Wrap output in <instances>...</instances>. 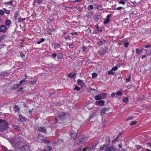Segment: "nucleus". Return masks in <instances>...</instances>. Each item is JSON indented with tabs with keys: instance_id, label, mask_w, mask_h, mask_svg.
<instances>
[{
	"instance_id": "f257e3e1",
	"label": "nucleus",
	"mask_w": 151,
	"mask_h": 151,
	"mask_svg": "<svg viewBox=\"0 0 151 151\" xmlns=\"http://www.w3.org/2000/svg\"><path fill=\"white\" fill-rule=\"evenodd\" d=\"M8 123L5 120L0 119V132H2L8 127Z\"/></svg>"
},
{
	"instance_id": "f03ea898",
	"label": "nucleus",
	"mask_w": 151,
	"mask_h": 151,
	"mask_svg": "<svg viewBox=\"0 0 151 151\" xmlns=\"http://www.w3.org/2000/svg\"><path fill=\"white\" fill-rule=\"evenodd\" d=\"M60 118L61 119H66L69 116L68 114L66 112H62L60 115H59Z\"/></svg>"
},
{
	"instance_id": "7ed1b4c3",
	"label": "nucleus",
	"mask_w": 151,
	"mask_h": 151,
	"mask_svg": "<svg viewBox=\"0 0 151 151\" xmlns=\"http://www.w3.org/2000/svg\"><path fill=\"white\" fill-rule=\"evenodd\" d=\"M7 30V28L5 25H1L0 26V32H5Z\"/></svg>"
},
{
	"instance_id": "20e7f679",
	"label": "nucleus",
	"mask_w": 151,
	"mask_h": 151,
	"mask_svg": "<svg viewBox=\"0 0 151 151\" xmlns=\"http://www.w3.org/2000/svg\"><path fill=\"white\" fill-rule=\"evenodd\" d=\"M95 146H93L92 147H88L87 148H85L83 149H81L80 151H86L88 150L89 151V150H93V149L95 148Z\"/></svg>"
},
{
	"instance_id": "39448f33",
	"label": "nucleus",
	"mask_w": 151,
	"mask_h": 151,
	"mask_svg": "<svg viewBox=\"0 0 151 151\" xmlns=\"http://www.w3.org/2000/svg\"><path fill=\"white\" fill-rule=\"evenodd\" d=\"M77 131L76 130V132H74L73 133H71L70 134V136L71 138L73 139H75L77 137Z\"/></svg>"
},
{
	"instance_id": "423d86ee",
	"label": "nucleus",
	"mask_w": 151,
	"mask_h": 151,
	"mask_svg": "<svg viewBox=\"0 0 151 151\" xmlns=\"http://www.w3.org/2000/svg\"><path fill=\"white\" fill-rule=\"evenodd\" d=\"M111 14H109L107 16L106 19L104 20V24H106L109 22L110 21V17Z\"/></svg>"
},
{
	"instance_id": "0eeeda50",
	"label": "nucleus",
	"mask_w": 151,
	"mask_h": 151,
	"mask_svg": "<svg viewBox=\"0 0 151 151\" xmlns=\"http://www.w3.org/2000/svg\"><path fill=\"white\" fill-rule=\"evenodd\" d=\"M29 147L28 146H24L21 149V151H29Z\"/></svg>"
},
{
	"instance_id": "6e6552de",
	"label": "nucleus",
	"mask_w": 151,
	"mask_h": 151,
	"mask_svg": "<svg viewBox=\"0 0 151 151\" xmlns=\"http://www.w3.org/2000/svg\"><path fill=\"white\" fill-rule=\"evenodd\" d=\"M109 109V108H104L101 111V115L102 116H103V115L105 113L106 111H108Z\"/></svg>"
},
{
	"instance_id": "1a4fd4ad",
	"label": "nucleus",
	"mask_w": 151,
	"mask_h": 151,
	"mask_svg": "<svg viewBox=\"0 0 151 151\" xmlns=\"http://www.w3.org/2000/svg\"><path fill=\"white\" fill-rule=\"evenodd\" d=\"M38 131L40 132H42L45 133L47 132V130L44 127H41L38 129Z\"/></svg>"
},
{
	"instance_id": "9d476101",
	"label": "nucleus",
	"mask_w": 151,
	"mask_h": 151,
	"mask_svg": "<svg viewBox=\"0 0 151 151\" xmlns=\"http://www.w3.org/2000/svg\"><path fill=\"white\" fill-rule=\"evenodd\" d=\"M109 145L106 144H104L103 146L100 147V150L106 149L107 147L109 146Z\"/></svg>"
},
{
	"instance_id": "9b49d317",
	"label": "nucleus",
	"mask_w": 151,
	"mask_h": 151,
	"mask_svg": "<svg viewBox=\"0 0 151 151\" xmlns=\"http://www.w3.org/2000/svg\"><path fill=\"white\" fill-rule=\"evenodd\" d=\"M77 82L78 85H80L81 87H82L84 85V82L82 80L78 79L77 81Z\"/></svg>"
},
{
	"instance_id": "f8f14e48",
	"label": "nucleus",
	"mask_w": 151,
	"mask_h": 151,
	"mask_svg": "<svg viewBox=\"0 0 151 151\" xmlns=\"http://www.w3.org/2000/svg\"><path fill=\"white\" fill-rule=\"evenodd\" d=\"M104 101L103 100L99 101L98 102L96 101V104L97 105V104L99 106H102L104 104Z\"/></svg>"
},
{
	"instance_id": "ddd939ff",
	"label": "nucleus",
	"mask_w": 151,
	"mask_h": 151,
	"mask_svg": "<svg viewBox=\"0 0 151 151\" xmlns=\"http://www.w3.org/2000/svg\"><path fill=\"white\" fill-rule=\"evenodd\" d=\"M100 94L101 96V99H105L107 96V94L106 93H101Z\"/></svg>"
},
{
	"instance_id": "4468645a",
	"label": "nucleus",
	"mask_w": 151,
	"mask_h": 151,
	"mask_svg": "<svg viewBox=\"0 0 151 151\" xmlns=\"http://www.w3.org/2000/svg\"><path fill=\"white\" fill-rule=\"evenodd\" d=\"M86 141V139L85 138H80L79 140V142L81 143H83Z\"/></svg>"
},
{
	"instance_id": "2eb2a0df",
	"label": "nucleus",
	"mask_w": 151,
	"mask_h": 151,
	"mask_svg": "<svg viewBox=\"0 0 151 151\" xmlns=\"http://www.w3.org/2000/svg\"><path fill=\"white\" fill-rule=\"evenodd\" d=\"M44 149L45 151H51L52 150V148L48 146L45 147Z\"/></svg>"
},
{
	"instance_id": "dca6fc26",
	"label": "nucleus",
	"mask_w": 151,
	"mask_h": 151,
	"mask_svg": "<svg viewBox=\"0 0 151 151\" xmlns=\"http://www.w3.org/2000/svg\"><path fill=\"white\" fill-rule=\"evenodd\" d=\"M20 86V85L18 84H14L12 87V89H15L17 88Z\"/></svg>"
},
{
	"instance_id": "f3484780",
	"label": "nucleus",
	"mask_w": 151,
	"mask_h": 151,
	"mask_svg": "<svg viewBox=\"0 0 151 151\" xmlns=\"http://www.w3.org/2000/svg\"><path fill=\"white\" fill-rule=\"evenodd\" d=\"M94 99L96 100H99L101 99L100 94L95 96Z\"/></svg>"
},
{
	"instance_id": "a211bd4d",
	"label": "nucleus",
	"mask_w": 151,
	"mask_h": 151,
	"mask_svg": "<svg viewBox=\"0 0 151 151\" xmlns=\"http://www.w3.org/2000/svg\"><path fill=\"white\" fill-rule=\"evenodd\" d=\"M129 98L127 97H124L122 99V100L123 102L125 103L128 102L129 100Z\"/></svg>"
},
{
	"instance_id": "6ab92c4d",
	"label": "nucleus",
	"mask_w": 151,
	"mask_h": 151,
	"mask_svg": "<svg viewBox=\"0 0 151 151\" xmlns=\"http://www.w3.org/2000/svg\"><path fill=\"white\" fill-rule=\"evenodd\" d=\"M114 146H111L107 148L105 151H111L114 148Z\"/></svg>"
},
{
	"instance_id": "aec40b11",
	"label": "nucleus",
	"mask_w": 151,
	"mask_h": 151,
	"mask_svg": "<svg viewBox=\"0 0 151 151\" xmlns=\"http://www.w3.org/2000/svg\"><path fill=\"white\" fill-rule=\"evenodd\" d=\"M37 81V80H36L31 81H29V83H30L32 85H34L36 84Z\"/></svg>"
},
{
	"instance_id": "412c9836",
	"label": "nucleus",
	"mask_w": 151,
	"mask_h": 151,
	"mask_svg": "<svg viewBox=\"0 0 151 151\" xmlns=\"http://www.w3.org/2000/svg\"><path fill=\"white\" fill-rule=\"evenodd\" d=\"M42 3L41 0H36L34 1L33 4L34 5H36V4H39Z\"/></svg>"
},
{
	"instance_id": "4be33fe9",
	"label": "nucleus",
	"mask_w": 151,
	"mask_h": 151,
	"mask_svg": "<svg viewBox=\"0 0 151 151\" xmlns=\"http://www.w3.org/2000/svg\"><path fill=\"white\" fill-rule=\"evenodd\" d=\"M9 73L7 72L2 73H0V76H7L9 75Z\"/></svg>"
},
{
	"instance_id": "5701e85b",
	"label": "nucleus",
	"mask_w": 151,
	"mask_h": 151,
	"mask_svg": "<svg viewBox=\"0 0 151 151\" xmlns=\"http://www.w3.org/2000/svg\"><path fill=\"white\" fill-rule=\"evenodd\" d=\"M11 23V21L10 20H7L6 22V24L7 26H9Z\"/></svg>"
},
{
	"instance_id": "b1692460",
	"label": "nucleus",
	"mask_w": 151,
	"mask_h": 151,
	"mask_svg": "<svg viewBox=\"0 0 151 151\" xmlns=\"http://www.w3.org/2000/svg\"><path fill=\"white\" fill-rule=\"evenodd\" d=\"M106 41L104 40H101L99 41L98 43L100 45H103L104 43H106Z\"/></svg>"
},
{
	"instance_id": "393cba45",
	"label": "nucleus",
	"mask_w": 151,
	"mask_h": 151,
	"mask_svg": "<svg viewBox=\"0 0 151 151\" xmlns=\"http://www.w3.org/2000/svg\"><path fill=\"white\" fill-rule=\"evenodd\" d=\"M76 75V74L74 73L73 74L70 73L68 75V76L71 78H73Z\"/></svg>"
},
{
	"instance_id": "a878e982",
	"label": "nucleus",
	"mask_w": 151,
	"mask_h": 151,
	"mask_svg": "<svg viewBox=\"0 0 151 151\" xmlns=\"http://www.w3.org/2000/svg\"><path fill=\"white\" fill-rule=\"evenodd\" d=\"M25 82H26V80H25L24 79L20 81V84H19L20 85V86L22 84H24Z\"/></svg>"
},
{
	"instance_id": "bb28decb",
	"label": "nucleus",
	"mask_w": 151,
	"mask_h": 151,
	"mask_svg": "<svg viewBox=\"0 0 151 151\" xmlns=\"http://www.w3.org/2000/svg\"><path fill=\"white\" fill-rule=\"evenodd\" d=\"M14 110L15 111H17L19 110V108L18 107V106L15 105L14 107Z\"/></svg>"
},
{
	"instance_id": "cd10ccee",
	"label": "nucleus",
	"mask_w": 151,
	"mask_h": 151,
	"mask_svg": "<svg viewBox=\"0 0 151 151\" xmlns=\"http://www.w3.org/2000/svg\"><path fill=\"white\" fill-rule=\"evenodd\" d=\"M93 9V7L92 5H90L88 7V9L89 10H91L92 9Z\"/></svg>"
},
{
	"instance_id": "c85d7f7f",
	"label": "nucleus",
	"mask_w": 151,
	"mask_h": 151,
	"mask_svg": "<svg viewBox=\"0 0 151 151\" xmlns=\"http://www.w3.org/2000/svg\"><path fill=\"white\" fill-rule=\"evenodd\" d=\"M137 122L135 121H133L130 124V126H132L136 124H137Z\"/></svg>"
},
{
	"instance_id": "c756f323",
	"label": "nucleus",
	"mask_w": 151,
	"mask_h": 151,
	"mask_svg": "<svg viewBox=\"0 0 151 151\" xmlns=\"http://www.w3.org/2000/svg\"><path fill=\"white\" fill-rule=\"evenodd\" d=\"M5 35H2L0 36V42L3 40L5 39Z\"/></svg>"
},
{
	"instance_id": "7c9ffc66",
	"label": "nucleus",
	"mask_w": 151,
	"mask_h": 151,
	"mask_svg": "<svg viewBox=\"0 0 151 151\" xmlns=\"http://www.w3.org/2000/svg\"><path fill=\"white\" fill-rule=\"evenodd\" d=\"M128 46V41H125L124 42V46L127 47Z\"/></svg>"
},
{
	"instance_id": "2f4dec72",
	"label": "nucleus",
	"mask_w": 151,
	"mask_h": 151,
	"mask_svg": "<svg viewBox=\"0 0 151 151\" xmlns=\"http://www.w3.org/2000/svg\"><path fill=\"white\" fill-rule=\"evenodd\" d=\"M136 52L138 54V55H139L140 54L141 52H142V51L139 50V49H138L137 48H136Z\"/></svg>"
},
{
	"instance_id": "473e14b6",
	"label": "nucleus",
	"mask_w": 151,
	"mask_h": 151,
	"mask_svg": "<svg viewBox=\"0 0 151 151\" xmlns=\"http://www.w3.org/2000/svg\"><path fill=\"white\" fill-rule=\"evenodd\" d=\"M113 70H112L111 69V70H109L108 73V74L109 75H114V73L113 72Z\"/></svg>"
},
{
	"instance_id": "72a5a7b5",
	"label": "nucleus",
	"mask_w": 151,
	"mask_h": 151,
	"mask_svg": "<svg viewBox=\"0 0 151 151\" xmlns=\"http://www.w3.org/2000/svg\"><path fill=\"white\" fill-rule=\"evenodd\" d=\"M97 9L98 10H101L103 9L102 7L100 5L97 6Z\"/></svg>"
},
{
	"instance_id": "f704fd0d",
	"label": "nucleus",
	"mask_w": 151,
	"mask_h": 151,
	"mask_svg": "<svg viewBox=\"0 0 151 151\" xmlns=\"http://www.w3.org/2000/svg\"><path fill=\"white\" fill-rule=\"evenodd\" d=\"M4 11L5 12L6 14H9L10 13L9 10H7L5 9H4Z\"/></svg>"
},
{
	"instance_id": "c9c22d12",
	"label": "nucleus",
	"mask_w": 151,
	"mask_h": 151,
	"mask_svg": "<svg viewBox=\"0 0 151 151\" xmlns=\"http://www.w3.org/2000/svg\"><path fill=\"white\" fill-rule=\"evenodd\" d=\"M116 93L118 96H121L122 95V92L120 91H117L116 92Z\"/></svg>"
},
{
	"instance_id": "e433bc0d",
	"label": "nucleus",
	"mask_w": 151,
	"mask_h": 151,
	"mask_svg": "<svg viewBox=\"0 0 151 151\" xmlns=\"http://www.w3.org/2000/svg\"><path fill=\"white\" fill-rule=\"evenodd\" d=\"M119 3L124 5L125 4V2L123 0H122L119 2Z\"/></svg>"
},
{
	"instance_id": "4c0bfd02",
	"label": "nucleus",
	"mask_w": 151,
	"mask_h": 151,
	"mask_svg": "<svg viewBox=\"0 0 151 151\" xmlns=\"http://www.w3.org/2000/svg\"><path fill=\"white\" fill-rule=\"evenodd\" d=\"M74 90H76L77 91H79L80 90V88L77 86H76L75 88H74Z\"/></svg>"
},
{
	"instance_id": "58836bf2",
	"label": "nucleus",
	"mask_w": 151,
	"mask_h": 151,
	"mask_svg": "<svg viewBox=\"0 0 151 151\" xmlns=\"http://www.w3.org/2000/svg\"><path fill=\"white\" fill-rule=\"evenodd\" d=\"M58 59H61L63 57V55L61 54H59L57 56Z\"/></svg>"
},
{
	"instance_id": "ea45409f",
	"label": "nucleus",
	"mask_w": 151,
	"mask_h": 151,
	"mask_svg": "<svg viewBox=\"0 0 151 151\" xmlns=\"http://www.w3.org/2000/svg\"><path fill=\"white\" fill-rule=\"evenodd\" d=\"M54 47L55 49L58 48L60 47V45L59 44H56L54 45Z\"/></svg>"
},
{
	"instance_id": "a19ab883",
	"label": "nucleus",
	"mask_w": 151,
	"mask_h": 151,
	"mask_svg": "<svg viewBox=\"0 0 151 151\" xmlns=\"http://www.w3.org/2000/svg\"><path fill=\"white\" fill-rule=\"evenodd\" d=\"M117 69H118V68L117 67L115 66V67H114L113 68H112L111 69V70H112L114 71L117 70Z\"/></svg>"
},
{
	"instance_id": "79ce46f5",
	"label": "nucleus",
	"mask_w": 151,
	"mask_h": 151,
	"mask_svg": "<svg viewBox=\"0 0 151 151\" xmlns=\"http://www.w3.org/2000/svg\"><path fill=\"white\" fill-rule=\"evenodd\" d=\"M4 14V10H0V15H3Z\"/></svg>"
},
{
	"instance_id": "37998d69",
	"label": "nucleus",
	"mask_w": 151,
	"mask_h": 151,
	"mask_svg": "<svg viewBox=\"0 0 151 151\" xmlns=\"http://www.w3.org/2000/svg\"><path fill=\"white\" fill-rule=\"evenodd\" d=\"M131 79V76H129L128 78L126 79V83H127L130 81Z\"/></svg>"
},
{
	"instance_id": "c03bdc74",
	"label": "nucleus",
	"mask_w": 151,
	"mask_h": 151,
	"mask_svg": "<svg viewBox=\"0 0 151 151\" xmlns=\"http://www.w3.org/2000/svg\"><path fill=\"white\" fill-rule=\"evenodd\" d=\"M20 55L21 57L22 58H24L25 57V55L22 52H20Z\"/></svg>"
},
{
	"instance_id": "a18cd8bd",
	"label": "nucleus",
	"mask_w": 151,
	"mask_h": 151,
	"mask_svg": "<svg viewBox=\"0 0 151 151\" xmlns=\"http://www.w3.org/2000/svg\"><path fill=\"white\" fill-rule=\"evenodd\" d=\"M25 18H20L19 19V21L21 22H23V20H25Z\"/></svg>"
},
{
	"instance_id": "49530a36",
	"label": "nucleus",
	"mask_w": 151,
	"mask_h": 151,
	"mask_svg": "<svg viewBox=\"0 0 151 151\" xmlns=\"http://www.w3.org/2000/svg\"><path fill=\"white\" fill-rule=\"evenodd\" d=\"M14 17H15V19H17V16H18V13L17 12H15L14 14Z\"/></svg>"
},
{
	"instance_id": "de8ad7c7",
	"label": "nucleus",
	"mask_w": 151,
	"mask_h": 151,
	"mask_svg": "<svg viewBox=\"0 0 151 151\" xmlns=\"http://www.w3.org/2000/svg\"><path fill=\"white\" fill-rule=\"evenodd\" d=\"M97 75L96 73H93L92 74V78H94L97 76Z\"/></svg>"
},
{
	"instance_id": "09e8293b",
	"label": "nucleus",
	"mask_w": 151,
	"mask_h": 151,
	"mask_svg": "<svg viewBox=\"0 0 151 151\" xmlns=\"http://www.w3.org/2000/svg\"><path fill=\"white\" fill-rule=\"evenodd\" d=\"M124 8H123V7H118L116 8H115V9H116L117 10H119L121 9H124Z\"/></svg>"
},
{
	"instance_id": "8fccbe9b",
	"label": "nucleus",
	"mask_w": 151,
	"mask_h": 151,
	"mask_svg": "<svg viewBox=\"0 0 151 151\" xmlns=\"http://www.w3.org/2000/svg\"><path fill=\"white\" fill-rule=\"evenodd\" d=\"M118 137H116L114 139L113 141H112V142H117L118 141Z\"/></svg>"
},
{
	"instance_id": "3c124183",
	"label": "nucleus",
	"mask_w": 151,
	"mask_h": 151,
	"mask_svg": "<svg viewBox=\"0 0 151 151\" xmlns=\"http://www.w3.org/2000/svg\"><path fill=\"white\" fill-rule=\"evenodd\" d=\"M14 128L15 129H16L18 130H19V127L18 126H17V125H16V126H15L14 127Z\"/></svg>"
},
{
	"instance_id": "603ef678",
	"label": "nucleus",
	"mask_w": 151,
	"mask_h": 151,
	"mask_svg": "<svg viewBox=\"0 0 151 151\" xmlns=\"http://www.w3.org/2000/svg\"><path fill=\"white\" fill-rule=\"evenodd\" d=\"M133 118H134V117L133 116H131L130 117H129L127 118V121H128V120H132Z\"/></svg>"
},
{
	"instance_id": "864d4df0",
	"label": "nucleus",
	"mask_w": 151,
	"mask_h": 151,
	"mask_svg": "<svg viewBox=\"0 0 151 151\" xmlns=\"http://www.w3.org/2000/svg\"><path fill=\"white\" fill-rule=\"evenodd\" d=\"M69 47L70 48H73L74 47V45L72 44H70L69 45Z\"/></svg>"
},
{
	"instance_id": "5fc2aeb1",
	"label": "nucleus",
	"mask_w": 151,
	"mask_h": 151,
	"mask_svg": "<svg viewBox=\"0 0 151 151\" xmlns=\"http://www.w3.org/2000/svg\"><path fill=\"white\" fill-rule=\"evenodd\" d=\"M65 38L66 40H67L68 39L70 40V38L69 35H68L67 36H65Z\"/></svg>"
},
{
	"instance_id": "6e6d98bb",
	"label": "nucleus",
	"mask_w": 151,
	"mask_h": 151,
	"mask_svg": "<svg viewBox=\"0 0 151 151\" xmlns=\"http://www.w3.org/2000/svg\"><path fill=\"white\" fill-rule=\"evenodd\" d=\"M23 88L22 87H20L18 90V92H22V91Z\"/></svg>"
},
{
	"instance_id": "4d7b16f0",
	"label": "nucleus",
	"mask_w": 151,
	"mask_h": 151,
	"mask_svg": "<svg viewBox=\"0 0 151 151\" xmlns=\"http://www.w3.org/2000/svg\"><path fill=\"white\" fill-rule=\"evenodd\" d=\"M12 1L11 0V1H9L8 2H7L6 3V4H10L11 5H12Z\"/></svg>"
},
{
	"instance_id": "13d9d810",
	"label": "nucleus",
	"mask_w": 151,
	"mask_h": 151,
	"mask_svg": "<svg viewBox=\"0 0 151 151\" xmlns=\"http://www.w3.org/2000/svg\"><path fill=\"white\" fill-rule=\"evenodd\" d=\"M86 31V32L89 33V32H91V30L90 29L88 28L87 29Z\"/></svg>"
},
{
	"instance_id": "bf43d9fd",
	"label": "nucleus",
	"mask_w": 151,
	"mask_h": 151,
	"mask_svg": "<svg viewBox=\"0 0 151 151\" xmlns=\"http://www.w3.org/2000/svg\"><path fill=\"white\" fill-rule=\"evenodd\" d=\"M82 0H74L73 1L75 2H78L81 1Z\"/></svg>"
},
{
	"instance_id": "052dcab7",
	"label": "nucleus",
	"mask_w": 151,
	"mask_h": 151,
	"mask_svg": "<svg viewBox=\"0 0 151 151\" xmlns=\"http://www.w3.org/2000/svg\"><path fill=\"white\" fill-rule=\"evenodd\" d=\"M52 56L54 58H55L57 56V54L56 53H53L52 54Z\"/></svg>"
},
{
	"instance_id": "680f3d73",
	"label": "nucleus",
	"mask_w": 151,
	"mask_h": 151,
	"mask_svg": "<svg viewBox=\"0 0 151 151\" xmlns=\"http://www.w3.org/2000/svg\"><path fill=\"white\" fill-rule=\"evenodd\" d=\"M5 46V45L4 44H1V45H0V49L1 48Z\"/></svg>"
},
{
	"instance_id": "e2e57ef3",
	"label": "nucleus",
	"mask_w": 151,
	"mask_h": 151,
	"mask_svg": "<svg viewBox=\"0 0 151 151\" xmlns=\"http://www.w3.org/2000/svg\"><path fill=\"white\" fill-rule=\"evenodd\" d=\"M82 49L83 51H85L86 50V48L85 47H82Z\"/></svg>"
},
{
	"instance_id": "0e129e2a",
	"label": "nucleus",
	"mask_w": 151,
	"mask_h": 151,
	"mask_svg": "<svg viewBox=\"0 0 151 151\" xmlns=\"http://www.w3.org/2000/svg\"><path fill=\"white\" fill-rule=\"evenodd\" d=\"M44 40H45V39L44 38H42L40 39V41L42 43V42H43L44 41Z\"/></svg>"
},
{
	"instance_id": "69168bd1",
	"label": "nucleus",
	"mask_w": 151,
	"mask_h": 151,
	"mask_svg": "<svg viewBox=\"0 0 151 151\" xmlns=\"http://www.w3.org/2000/svg\"><path fill=\"white\" fill-rule=\"evenodd\" d=\"M115 93H113L111 94V96L112 97H113L115 95Z\"/></svg>"
},
{
	"instance_id": "338daca9",
	"label": "nucleus",
	"mask_w": 151,
	"mask_h": 151,
	"mask_svg": "<svg viewBox=\"0 0 151 151\" xmlns=\"http://www.w3.org/2000/svg\"><path fill=\"white\" fill-rule=\"evenodd\" d=\"M40 137H42V136L41 135H38L37 137V138L38 139H39L40 138Z\"/></svg>"
},
{
	"instance_id": "774afa93",
	"label": "nucleus",
	"mask_w": 151,
	"mask_h": 151,
	"mask_svg": "<svg viewBox=\"0 0 151 151\" xmlns=\"http://www.w3.org/2000/svg\"><path fill=\"white\" fill-rule=\"evenodd\" d=\"M146 57V55H142V59H143V58H145Z\"/></svg>"
}]
</instances>
